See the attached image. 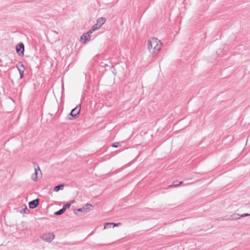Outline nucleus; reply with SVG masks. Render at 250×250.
I'll list each match as a JSON object with an SVG mask.
<instances>
[{
	"mask_svg": "<svg viewBox=\"0 0 250 250\" xmlns=\"http://www.w3.org/2000/svg\"><path fill=\"white\" fill-rule=\"evenodd\" d=\"M162 46V43L156 38H152L148 41V49L153 58L157 56L161 49Z\"/></svg>",
	"mask_w": 250,
	"mask_h": 250,
	"instance_id": "obj_1",
	"label": "nucleus"
},
{
	"mask_svg": "<svg viewBox=\"0 0 250 250\" xmlns=\"http://www.w3.org/2000/svg\"><path fill=\"white\" fill-rule=\"evenodd\" d=\"M119 146V143H118V142H116V143H113L112 145V147H115V148H117Z\"/></svg>",
	"mask_w": 250,
	"mask_h": 250,
	"instance_id": "obj_19",
	"label": "nucleus"
},
{
	"mask_svg": "<svg viewBox=\"0 0 250 250\" xmlns=\"http://www.w3.org/2000/svg\"><path fill=\"white\" fill-rule=\"evenodd\" d=\"M93 32L91 31L90 29L88 32L85 33H84L81 37V39L83 43H86V42L88 40H90V34H92Z\"/></svg>",
	"mask_w": 250,
	"mask_h": 250,
	"instance_id": "obj_7",
	"label": "nucleus"
},
{
	"mask_svg": "<svg viewBox=\"0 0 250 250\" xmlns=\"http://www.w3.org/2000/svg\"><path fill=\"white\" fill-rule=\"evenodd\" d=\"M40 200L37 198L29 202V207L31 209H34L37 208L39 205Z\"/></svg>",
	"mask_w": 250,
	"mask_h": 250,
	"instance_id": "obj_9",
	"label": "nucleus"
},
{
	"mask_svg": "<svg viewBox=\"0 0 250 250\" xmlns=\"http://www.w3.org/2000/svg\"><path fill=\"white\" fill-rule=\"evenodd\" d=\"M216 220L218 221L230 220V219H229V217H228V216H225L218 218L216 219Z\"/></svg>",
	"mask_w": 250,
	"mask_h": 250,
	"instance_id": "obj_15",
	"label": "nucleus"
},
{
	"mask_svg": "<svg viewBox=\"0 0 250 250\" xmlns=\"http://www.w3.org/2000/svg\"><path fill=\"white\" fill-rule=\"evenodd\" d=\"M183 183V181L178 182V181H175L173 182V184L170 185L169 187H177L179 185L182 184Z\"/></svg>",
	"mask_w": 250,
	"mask_h": 250,
	"instance_id": "obj_13",
	"label": "nucleus"
},
{
	"mask_svg": "<svg viewBox=\"0 0 250 250\" xmlns=\"http://www.w3.org/2000/svg\"><path fill=\"white\" fill-rule=\"evenodd\" d=\"M105 19L103 17L99 18L97 19L96 23L92 26L90 30L91 31H95L101 28V27L105 23Z\"/></svg>",
	"mask_w": 250,
	"mask_h": 250,
	"instance_id": "obj_2",
	"label": "nucleus"
},
{
	"mask_svg": "<svg viewBox=\"0 0 250 250\" xmlns=\"http://www.w3.org/2000/svg\"><path fill=\"white\" fill-rule=\"evenodd\" d=\"M29 209H28L26 206H25V208H22L21 210L20 211L21 213H29Z\"/></svg>",
	"mask_w": 250,
	"mask_h": 250,
	"instance_id": "obj_16",
	"label": "nucleus"
},
{
	"mask_svg": "<svg viewBox=\"0 0 250 250\" xmlns=\"http://www.w3.org/2000/svg\"><path fill=\"white\" fill-rule=\"evenodd\" d=\"M240 218V215L238 213H234L229 216L230 220H237Z\"/></svg>",
	"mask_w": 250,
	"mask_h": 250,
	"instance_id": "obj_11",
	"label": "nucleus"
},
{
	"mask_svg": "<svg viewBox=\"0 0 250 250\" xmlns=\"http://www.w3.org/2000/svg\"><path fill=\"white\" fill-rule=\"evenodd\" d=\"M104 66H107V64H104Z\"/></svg>",
	"mask_w": 250,
	"mask_h": 250,
	"instance_id": "obj_22",
	"label": "nucleus"
},
{
	"mask_svg": "<svg viewBox=\"0 0 250 250\" xmlns=\"http://www.w3.org/2000/svg\"><path fill=\"white\" fill-rule=\"evenodd\" d=\"M112 224H112V223H106L104 225V228H109L111 227V226H113Z\"/></svg>",
	"mask_w": 250,
	"mask_h": 250,
	"instance_id": "obj_18",
	"label": "nucleus"
},
{
	"mask_svg": "<svg viewBox=\"0 0 250 250\" xmlns=\"http://www.w3.org/2000/svg\"><path fill=\"white\" fill-rule=\"evenodd\" d=\"M65 210L62 208L61 209L54 213L55 215H61L65 212Z\"/></svg>",
	"mask_w": 250,
	"mask_h": 250,
	"instance_id": "obj_14",
	"label": "nucleus"
},
{
	"mask_svg": "<svg viewBox=\"0 0 250 250\" xmlns=\"http://www.w3.org/2000/svg\"><path fill=\"white\" fill-rule=\"evenodd\" d=\"M73 203V201L72 202H70V203H66L65 205H64L63 206L62 208H63L65 210H66V209L69 208L70 207V206H71V204H72Z\"/></svg>",
	"mask_w": 250,
	"mask_h": 250,
	"instance_id": "obj_17",
	"label": "nucleus"
},
{
	"mask_svg": "<svg viewBox=\"0 0 250 250\" xmlns=\"http://www.w3.org/2000/svg\"><path fill=\"white\" fill-rule=\"evenodd\" d=\"M92 205L90 204L87 203L86 204L83 208H78L77 209L74 210V213L78 215L76 211L81 212L83 213H87L89 212L90 210H91V208L92 207Z\"/></svg>",
	"mask_w": 250,
	"mask_h": 250,
	"instance_id": "obj_4",
	"label": "nucleus"
},
{
	"mask_svg": "<svg viewBox=\"0 0 250 250\" xmlns=\"http://www.w3.org/2000/svg\"><path fill=\"white\" fill-rule=\"evenodd\" d=\"M16 50L19 56L21 57L24 56V45L22 42H20L16 45Z\"/></svg>",
	"mask_w": 250,
	"mask_h": 250,
	"instance_id": "obj_6",
	"label": "nucleus"
},
{
	"mask_svg": "<svg viewBox=\"0 0 250 250\" xmlns=\"http://www.w3.org/2000/svg\"><path fill=\"white\" fill-rule=\"evenodd\" d=\"M16 67H17L20 74V79H22L24 76V71H25V67L21 62H19V63L17 64Z\"/></svg>",
	"mask_w": 250,
	"mask_h": 250,
	"instance_id": "obj_8",
	"label": "nucleus"
},
{
	"mask_svg": "<svg viewBox=\"0 0 250 250\" xmlns=\"http://www.w3.org/2000/svg\"><path fill=\"white\" fill-rule=\"evenodd\" d=\"M55 238V235L53 233H44L41 236V238L43 240L51 242Z\"/></svg>",
	"mask_w": 250,
	"mask_h": 250,
	"instance_id": "obj_5",
	"label": "nucleus"
},
{
	"mask_svg": "<svg viewBox=\"0 0 250 250\" xmlns=\"http://www.w3.org/2000/svg\"><path fill=\"white\" fill-rule=\"evenodd\" d=\"M250 216V214L244 213V214H243L242 215H240V218L244 217H247V216Z\"/></svg>",
	"mask_w": 250,
	"mask_h": 250,
	"instance_id": "obj_21",
	"label": "nucleus"
},
{
	"mask_svg": "<svg viewBox=\"0 0 250 250\" xmlns=\"http://www.w3.org/2000/svg\"><path fill=\"white\" fill-rule=\"evenodd\" d=\"M81 110V104H78L74 108L71 110L69 115L71 116L72 118H68L69 120L73 119H76L78 118V115L79 114Z\"/></svg>",
	"mask_w": 250,
	"mask_h": 250,
	"instance_id": "obj_3",
	"label": "nucleus"
},
{
	"mask_svg": "<svg viewBox=\"0 0 250 250\" xmlns=\"http://www.w3.org/2000/svg\"><path fill=\"white\" fill-rule=\"evenodd\" d=\"M33 164L34 166H37V167H35V172L34 174H32V176H31V178L32 179L36 182L37 181V179H38V170H39L40 171H41L40 169V167L37 164V163L35 162H33Z\"/></svg>",
	"mask_w": 250,
	"mask_h": 250,
	"instance_id": "obj_10",
	"label": "nucleus"
},
{
	"mask_svg": "<svg viewBox=\"0 0 250 250\" xmlns=\"http://www.w3.org/2000/svg\"><path fill=\"white\" fill-rule=\"evenodd\" d=\"M63 187H64L63 184L58 185L55 187V188H54V190L55 192H58L59 190H62L63 189Z\"/></svg>",
	"mask_w": 250,
	"mask_h": 250,
	"instance_id": "obj_12",
	"label": "nucleus"
},
{
	"mask_svg": "<svg viewBox=\"0 0 250 250\" xmlns=\"http://www.w3.org/2000/svg\"><path fill=\"white\" fill-rule=\"evenodd\" d=\"M112 225H113V228H114V227H118V226H119L120 225H121V223H112Z\"/></svg>",
	"mask_w": 250,
	"mask_h": 250,
	"instance_id": "obj_20",
	"label": "nucleus"
}]
</instances>
